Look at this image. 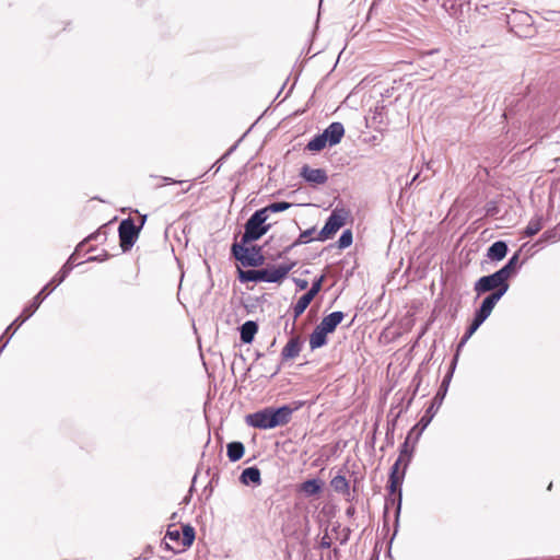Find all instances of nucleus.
<instances>
[{
  "label": "nucleus",
  "instance_id": "nucleus-35",
  "mask_svg": "<svg viewBox=\"0 0 560 560\" xmlns=\"http://www.w3.org/2000/svg\"><path fill=\"white\" fill-rule=\"evenodd\" d=\"M482 325L481 322H479L477 318H472L471 323L467 327L464 336V341H468L471 336L477 331V329Z\"/></svg>",
  "mask_w": 560,
  "mask_h": 560
},
{
  "label": "nucleus",
  "instance_id": "nucleus-36",
  "mask_svg": "<svg viewBox=\"0 0 560 560\" xmlns=\"http://www.w3.org/2000/svg\"><path fill=\"white\" fill-rule=\"evenodd\" d=\"M408 447H409L408 441H405L400 446V453L398 456V458H401V462H405V466H404L405 469L407 468V466L410 462V458H411V452L409 451Z\"/></svg>",
  "mask_w": 560,
  "mask_h": 560
},
{
  "label": "nucleus",
  "instance_id": "nucleus-29",
  "mask_svg": "<svg viewBox=\"0 0 560 560\" xmlns=\"http://www.w3.org/2000/svg\"><path fill=\"white\" fill-rule=\"evenodd\" d=\"M328 144L324 133H318L314 136L308 143L306 144V149L312 152H318L323 150Z\"/></svg>",
  "mask_w": 560,
  "mask_h": 560
},
{
  "label": "nucleus",
  "instance_id": "nucleus-24",
  "mask_svg": "<svg viewBox=\"0 0 560 560\" xmlns=\"http://www.w3.org/2000/svg\"><path fill=\"white\" fill-rule=\"evenodd\" d=\"M494 306L486 298L482 300L480 306L475 311L474 317L482 324L490 316Z\"/></svg>",
  "mask_w": 560,
  "mask_h": 560
},
{
  "label": "nucleus",
  "instance_id": "nucleus-39",
  "mask_svg": "<svg viewBox=\"0 0 560 560\" xmlns=\"http://www.w3.org/2000/svg\"><path fill=\"white\" fill-rule=\"evenodd\" d=\"M83 248H84V242H80L67 261H71V265L74 266V262H75L78 256L80 255L81 250H83Z\"/></svg>",
  "mask_w": 560,
  "mask_h": 560
},
{
  "label": "nucleus",
  "instance_id": "nucleus-20",
  "mask_svg": "<svg viewBox=\"0 0 560 560\" xmlns=\"http://www.w3.org/2000/svg\"><path fill=\"white\" fill-rule=\"evenodd\" d=\"M258 331V325L254 320H247L240 327V338L243 343H250Z\"/></svg>",
  "mask_w": 560,
  "mask_h": 560
},
{
  "label": "nucleus",
  "instance_id": "nucleus-34",
  "mask_svg": "<svg viewBox=\"0 0 560 560\" xmlns=\"http://www.w3.org/2000/svg\"><path fill=\"white\" fill-rule=\"evenodd\" d=\"M560 240V231L558 228L544 232L540 236V242H557Z\"/></svg>",
  "mask_w": 560,
  "mask_h": 560
},
{
  "label": "nucleus",
  "instance_id": "nucleus-25",
  "mask_svg": "<svg viewBox=\"0 0 560 560\" xmlns=\"http://www.w3.org/2000/svg\"><path fill=\"white\" fill-rule=\"evenodd\" d=\"M313 301V298H311L307 293H304L298 302L293 306V319L294 322L304 313V311L307 308V306Z\"/></svg>",
  "mask_w": 560,
  "mask_h": 560
},
{
  "label": "nucleus",
  "instance_id": "nucleus-43",
  "mask_svg": "<svg viewBox=\"0 0 560 560\" xmlns=\"http://www.w3.org/2000/svg\"><path fill=\"white\" fill-rule=\"evenodd\" d=\"M109 257V254L104 253L103 255L91 256L86 259V261H104Z\"/></svg>",
  "mask_w": 560,
  "mask_h": 560
},
{
  "label": "nucleus",
  "instance_id": "nucleus-49",
  "mask_svg": "<svg viewBox=\"0 0 560 560\" xmlns=\"http://www.w3.org/2000/svg\"><path fill=\"white\" fill-rule=\"evenodd\" d=\"M551 487H552V482H550V483H549V486H548V490H550V489H551Z\"/></svg>",
  "mask_w": 560,
  "mask_h": 560
},
{
  "label": "nucleus",
  "instance_id": "nucleus-11",
  "mask_svg": "<svg viewBox=\"0 0 560 560\" xmlns=\"http://www.w3.org/2000/svg\"><path fill=\"white\" fill-rule=\"evenodd\" d=\"M300 176L310 184L324 185L328 180V176L323 168H312L308 165H303Z\"/></svg>",
  "mask_w": 560,
  "mask_h": 560
},
{
  "label": "nucleus",
  "instance_id": "nucleus-22",
  "mask_svg": "<svg viewBox=\"0 0 560 560\" xmlns=\"http://www.w3.org/2000/svg\"><path fill=\"white\" fill-rule=\"evenodd\" d=\"M323 482L317 479H307L301 485V491L307 497L317 495L322 491Z\"/></svg>",
  "mask_w": 560,
  "mask_h": 560
},
{
  "label": "nucleus",
  "instance_id": "nucleus-37",
  "mask_svg": "<svg viewBox=\"0 0 560 560\" xmlns=\"http://www.w3.org/2000/svg\"><path fill=\"white\" fill-rule=\"evenodd\" d=\"M324 280H325V276H320L319 278H316L313 281L311 289L306 293L311 298L314 299L318 294V292L322 290V285H323Z\"/></svg>",
  "mask_w": 560,
  "mask_h": 560
},
{
  "label": "nucleus",
  "instance_id": "nucleus-40",
  "mask_svg": "<svg viewBox=\"0 0 560 560\" xmlns=\"http://www.w3.org/2000/svg\"><path fill=\"white\" fill-rule=\"evenodd\" d=\"M401 463V458L396 459L394 465L390 467L389 477H400L401 471H399V466Z\"/></svg>",
  "mask_w": 560,
  "mask_h": 560
},
{
  "label": "nucleus",
  "instance_id": "nucleus-21",
  "mask_svg": "<svg viewBox=\"0 0 560 560\" xmlns=\"http://www.w3.org/2000/svg\"><path fill=\"white\" fill-rule=\"evenodd\" d=\"M245 453V446L242 442L233 441L226 445V455L231 462L240 460Z\"/></svg>",
  "mask_w": 560,
  "mask_h": 560
},
{
  "label": "nucleus",
  "instance_id": "nucleus-28",
  "mask_svg": "<svg viewBox=\"0 0 560 560\" xmlns=\"http://www.w3.org/2000/svg\"><path fill=\"white\" fill-rule=\"evenodd\" d=\"M331 488L343 495H349V482L342 475L335 476L330 481Z\"/></svg>",
  "mask_w": 560,
  "mask_h": 560
},
{
  "label": "nucleus",
  "instance_id": "nucleus-31",
  "mask_svg": "<svg viewBox=\"0 0 560 560\" xmlns=\"http://www.w3.org/2000/svg\"><path fill=\"white\" fill-rule=\"evenodd\" d=\"M291 207H292V203H290V202L278 201V202L269 203L268 206L261 208L260 210H264L265 214L269 215L270 212L271 213L282 212V211L290 209Z\"/></svg>",
  "mask_w": 560,
  "mask_h": 560
},
{
  "label": "nucleus",
  "instance_id": "nucleus-17",
  "mask_svg": "<svg viewBox=\"0 0 560 560\" xmlns=\"http://www.w3.org/2000/svg\"><path fill=\"white\" fill-rule=\"evenodd\" d=\"M72 269L73 265H71V261H66V264L61 267L58 273L50 280L49 283L46 284L47 289L45 293L49 292L50 294L59 284H61L65 281V279Z\"/></svg>",
  "mask_w": 560,
  "mask_h": 560
},
{
  "label": "nucleus",
  "instance_id": "nucleus-15",
  "mask_svg": "<svg viewBox=\"0 0 560 560\" xmlns=\"http://www.w3.org/2000/svg\"><path fill=\"white\" fill-rule=\"evenodd\" d=\"M240 481L245 486H260L261 485V475L260 470L256 466L245 468L241 476Z\"/></svg>",
  "mask_w": 560,
  "mask_h": 560
},
{
  "label": "nucleus",
  "instance_id": "nucleus-7",
  "mask_svg": "<svg viewBox=\"0 0 560 560\" xmlns=\"http://www.w3.org/2000/svg\"><path fill=\"white\" fill-rule=\"evenodd\" d=\"M455 366H456V358L453 359L452 364L450 366V371L444 376L438 393L435 394V396L433 397V399L431 401V405L428 407L424 415L422 416V418L419 421V424H421L422 428H425L431 422V420L435 416L436 411L441 407V405L445 398V395L447 393L448 385H450L451 378L453 376Z\"/></svg>",
  "mask_w": 560,
  "mask_h": 560
},
{
  "label": "nucleus",
  "instance_id": "nucleus-46",
  "mask_svg": "<svg viewBox=\"0 0 560 560\" xmlns=\"http://www.w3.org/2000/svg\"><path fill=\"white\" fill-rule=\"evenodd\" d=\"M354 512H355L354 508H353V506H349V508L347 509V511H346V514H347L348 516H352V515L354 514Z\"/></svg>",
  "mask_w": 560,
  "mask_h": 560
},
{
  "label": "nucleus",
  "instance_id": "nucleus-8",
  "mask_svg": "<svg viewBox=\"0 0 560 560\" xmlns=\"http://www.w3.org/2000/svg\"><path fill=\"white\" fill-rule=\"evenodd\" d=\"M347 212L345 210L336 209L327 218L324 226L318 232L316 240L324 242L330 238L337 231L346 223Z\"/></svg>",
  "mask_w": 560,
  "mask_h": 560
},
{
  "label": "nucleus",
  "instance_id": "nucleus-13",
  "mask_svg": "<svg viewBox=\"0 0 560 560\" xmlns=\"http://www.w3.org/2000/svg\"><path fill=\"white\" fill-rule=\"evenodd\" d=\"M323 133L328 142V145L334 147L340 143L345 135V127L341 122L335 121L331 122L327 128H325Z\"/></svg>",
  "mask_w": 560,
  "mask_h": 560
},
{
  "label": "nucleus",
  "instance_id": "nucleus-27",
  "mask_svg": "<svg viewBox=\"0 0 560 560\" xmlns=\"http://www.w3.org/2000/svg\"><path fill=\"white\" fill-rule=\"evenodd\" d=\"M510 283L509 281H504L502 284H500L497 289L493 291H490L489 294L486 296L488 301H490L491 304L495 307L497 303L501 300V298L509 291Z\"/></svg>",
  "mask_w": 560,
  "mask_h": 560
},
{
  "label": "nucleus",
  "instance_id": "nucleus-38",
  "mask_svg": "<svg viewBox=\"0 0 560 560\" xmlns=\"http://www.w3.org/2000/svg\"><path fill=\"white\" fill-rule=\"evenodd\" d=\"M105 238H106V232L103 231L102 229H100L98 231L90 234L82 242H84V245H85L88 242H91V241H104Z\"/></svg>",
  "mask_w": 560,
  "mask_h": 560
},
{
  "label": "nucleus",
  "instance_id": "nucleus-45",
  "mask_svg": "<svg viewBox=\"0 0 560 560\" xmlns=\"http://www.w3.org/2000/svg\"><path fill=\"white\" fill-rule=\"evenodd\" d=\"M466 342H467V341H464V336H463V337L460 338V340H459L458 345H457V353H456V355L454 357V359H455V358H456V359L458 358V351H459V350H460V349L466 345Z\"/></svg>",
  "mask_w": 560,
  "mask_h": 560
},
{
  "label": "nucleus",
  "instance_id": "nucleus-4",
  "mask_svg": "<svg viewBox=\"0 0 560 560\" xmlns=\"http://www.w3.org/2000/svg\"><path fill=\"white\" fill-rule=\"evenodd\" d=\"M406 469L404 468L400 477H388V495L385 498V506H384V526H387V515L390 506H395V532L394 536L397 533V528L399 525V516L401 512V503H402V491L401 486L404 482Z\"/></svg>",
  "mask_w": 560,
  "mask_h": 560
},
{
  "label": "nucleus",
  "instance_id": "nucleus-48",
  "mask_svg": "<svg viewBox=\"0 0 560 560\" xmlns=\"http://www.w3.org/2000/svg\"><path fill=\"white\" fill-rule=\"evenodd\" d=\"M163 179L165 183H176L174 179H172L170 177H164Z\"/></svg>",
  "mask_w": 560,
  "mask_h": 560
},
{
  "label": "nucleus",
  "instance_id": "nucleus-1",
  "mask_svg": "<svg viewBox=\"0 0 560 560\" xmlns=\"http://www.w3.org/2000/svg\"><path fill=\"white\" fill-rule=\"evenodd\" d=\"M304 405V401H293L291 405H283L280 407H266L245 417V421L249 427L270 430L277 427L287 425L294 411L299 410Z\"/></svg>",
  "mask_w": 560,
  "mask_h": 560
},
{
  "label": "nucleus",
  "instance_id": "nucleus-19",
  "mask_svg": "<svg viewBox=\"0 0 560 560\" xmlns=\"http://www.w3.org/2000/svg\"><path fill=\"white\" fill-rule=\"evenodd\" d=\"M329 332L317 325L312 334L310 335V348L316 350L324 347L327 343V335Z\"/></svg>",
  "mask_w": 560,
  "mask_h": 560
},
{
  "label": "nucleus",
  "instance_id": "nucleus-42",
  "mask_svg": "<svg viewBox=\"0 0 560 560\" xmlns=\"http://www.w3.org/2000/svg\"><path fill=\"white\" fill-rule=\"evenodd\" d=\"M331 546V539L328 536V534H325L319 541V548L322 549H329Z\"/></svg>",
  "mask_w": 560,
  "mask_h": 560
},
{
  "label": "nucleus",
  "instance_id": "nucleus-26",
  "mask_svg": "<svg viewBox=\"0 0 560 560\" xmlns=\"http://www.w3.org/2000/svg\"><path fill=\"white\" fill-rule=\"evenodd\" d=\"M510 283L509 281H504L502 284H500L497 289L493 291H490L489 294L486 296L488 301H490L491 304L495 307L497 303L501 300V298L509 291Z\"/></svg>",
  "mask_w": 560,
  "mask_h": 560
},
{
  "label": "nucleus",
  "instance_id": "nucleus-2",
  "mask_svg": "<svg viewBox=\"0 0 560 560\" xmlns=\"http://www.w3.org/2000/svg\"><path fill=\"white\" fill-rule=\"evenodd\" d=\"M296 262L291 261L290 264H280L278 266H271L262 269H237L238 280L242 283L246 282H268V283H280L287 275L295 267Z\"/></svg>",
  "mask_w": 560,
  "mask_h": 560
},
{
  "label": "nucleus",
  "instance_id": "nucleus-32",
  "mask_svg": "<svg viewBox=\"0 0 560 560\" xmlns=\"http://www.w3.org/2000/svg\"><path fill=\"white\" fill-rule=\"evenodd\" d=\"M180 540L183 547H190L195 540V529L190 525L183 526V533H180Z\"/></svg>",
  "mask_w": 560,
  "mask_h": 560
},
{
  "label": "nucleus",
  "instance_id": "nucleus-3",
  "mask_svg": "<svg viewBox=\"0 0 560 560\" xmlns=\"http://www.w3.org/2000/svg\"><path fill=\"white\" fill-rule=\"evenodd\" d=\"M47 289V285H45L35 296L34 299L32 300V302L24 307V310L22 311V313L20 314V316H18L12 323L10 326L7 327V329L4 330V332L2 334L1 338H0V354L2 353V351L5 349V347L8 346L10 339L12 338V336L14 335V332L16 331V329L19 327H21V325L26 322L36 311L37 308L40 306V304L43 303V301L49 295V292L45 293Z\"/></svg>",
  "mask_w": 560,
  "mask_h": 560
},
{
  "label": "nucleus",
  "instance_id": "nucleus-14",
  "mask_svg": "<svg viewBox=\"0 0 560 560\" xmlns=\"http://www.w3.org/2000/svg\"><path fill=\"white\" fill-rule=\"evenodd\" d=\"M345 318V314L341 311H335L323 317L322 322L318 324L323 329L328 331L329 334L334 332L338 325Z\"/></svg>",
  "mask_w": 560,
  "mask_h": 560
},
{
  "label": "nucleus",
  "instance_id": "nucleus-44",
  "mask_svg": "<svg viewBox=\"0 0 560 560\" xmlns=\"http://www.w3.org/2000/svg\"><path fill=\"white\" fill-rule=\"evenodd\" d=\"M295 284L300 290H305L308 285V282L304 279H295Z\"/></svg>",
  "mask_w": 560,
  "mask_h": 560
},
{
  "label": "nucleus",
  "instance_id": "nucleus-23",
  "mask_svg": "<svg viewBox=\"0 0 560 560\" xmlns=\"http://www.w3.org/2000/svg\"><path fill=\"white\" fill-rule=\"evenodd\" d=\"M314 232H315V228H311V229L303 231L300 234V236L298 237V240H295L291 245L287 246L282 250V253L279 255V257H282V255L288 254L293 247L308 243L312 240L311 237L314 234Z\"/></svg>",
  "mask_w": 560,
  "mask_h": 560
},
{
  "label": "nucleus",
  "instance_id": "nucleus-47",
  "mask_svg": "<svg viewBox=\"0 0 560 560\" xmlns=\"http://www.w3.org/2000/svg\"><path fill=\"white\" fill-rule=\"evenodd\" d=\"M521 20H522V22L527 23L530 20V16L528 14L524 13L521 15Z\"/></svg>",
  "mask_w": 560,
  "mask_h": 560
},
{
  "label": "nucleus",
  "instance_id": "nucleus-16",
  "mask_svg": "<svg viewBox=\"0 0 560 560\" xmlns=\"http://www.w3.org/2000/svg\"><path fill=\"white\" fill-rule=\"evenodd\" d=\"M509 247L504 241H497L487 250V257L493 261L502 260L508 254Z\"/></svg>",
  "mask_w": 560,
  "mask_h": 560
},
{
  "label": "nucleus",
  "instance_id": "nucleus-6",
  "mask_svg": "<svg viewBox=\"0 0 560 560\" xmlns=\"http://www.w3.org/2000/svg\"><path fill=\"white\" fill-rule=\"evenodd\" d=\"M243 242L234 243L231 247L232 256L244 267H260L265 264V256L261 247L257 245L247 246Z\"/></svg>",
  "mask_w": 560,
  "mask_h": 560
},
{
  "label": "nucleus",
  "instance_id": "nucleus-12",
  "mask_svg": "<svg viewBox=\"0 0 560 560\" xmlns=\"http://www.w3.org/2000/svg\"><path fill=\"white\" fill-rule=\"evenodd\" d=\"M304 340L300 335H293L281 351L282 361L295 359L303 347Z\"/></svg>",
  "mask_w": 560,
  "mask_h": 560
},
{
  "label": "nucleus",
  "instance_id": "nucleus-9",
  "mask_svg": "<svg viewBox=\"0 0 560 560\" xmlns=\"http://www.w3.org/2000/svg\"><path fill=\"white\" fill-rule=\"evenodd\" d=\"M140 228L131 218L124 219L118 226L119 242L122 252H128L138 240Z\"/></svg>",
  "mask_w": 560,
  "mask_h": 560
},
{
  "label": "nucleus",
  "instance_id": "nucleus-5",
  "mask_svg": "<svg viewBox=\"0 0 560 560\" xmlns=\"http://www.w3.org/2000/svg\"><path fill=\"white\" fill-rule=\"evenodd\" d=\"M268 218L269 215H266L264 210H256L245 222L240 242L250 244L260 240L271 228V224L266 223Z\"/></svg>",
  "mask_w": 560,
  "mask_h": 560
},
{
  "label": "nucleus",
  "instance_id": "nucleus-33",
  "mask_svg": "<svg viewBox=\"0 0 560 560\" xmlns=\"http://www.w3.org/2000/svg\"><path fill=\"white\" fill-rule=\"evenodd\" d=\"M352 241H353V235H352V232L351 230H345L339 240H338V247L340 249H343V248H347L349 247L351 244H352Z\"/></svg>",
  "mask_w": 560,
  "mask_h": 560
},
{
  "label": "nucleus",
  "instance_id": "nucleus-18",
  "mask_svg": "<svg viewBox=\"0 0 560 560\" xmlns=\"http://www.w3.org/2000/svg\"><path fill=\"white\" fill-rule=\"evenodd\" d=\"M520 252L513 254V256L508 260V262L497 270L506 281L514 276L520 268Z\"/></svg>",
  "mask_w": 560,
  "mask_h": 560
},
{
  "label": "nucleus",
  "instance_id": "nucleus-41",
  "mask_svg": "<svg viewBox=\"0 0 560 560\" xmlns=\"http://www.w3.org/2000/svg\"><path fill=\"white\" fill-rule=\"evenodd\" d=\"M166 538H168L172 541H178L180 539V532L178 529H167Z\"/></svg>",
  "mask_w": 560,
  "mask_h": 560
},
{
  "label": "nucleus",
  "instance_id": "nucleus-10",
  "mask_svg": "<svg viewBox=\"0 0 560 560\" xmlns=\"http://www.w3.org/2000/svg\"><path fill=\"white\" fill-rule=\"evenodd\" d=\"M504 281L505 279L498 271L480 277L474 284V290L477 294V298L493 291Z\"/></svg>",
  "mask_w": 560,
  "mask_h": 560
},
{
  "label": "nucleus",
  "instance_id": "nucleus-30",
  "mask_svg": "<svg viewBox=\"0 0 560 560\" xmlns=\"http://www.w3.org/2000/svg\"><path fill=\"white\" fill-rule=\"evenodd\" d=\"M542 229V219L540 217L533 218L525 228L524 234L527 237L536 235Z\"/></svg>",
  "mask_w": 560,
  "mask_h": 560
}]
</instances>
